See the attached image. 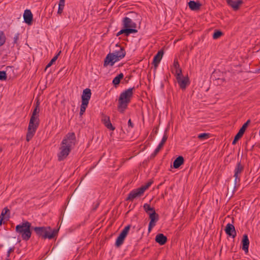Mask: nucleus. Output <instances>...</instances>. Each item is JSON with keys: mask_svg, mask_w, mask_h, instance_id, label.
I'll return each mask as SVG.
<instances>
[{"mask_svg": "<svg viewBox=\"0 0 260 260\" xmlns=\"http://www.w3.org/2000/svg\"><path fill=\"white\" fill-rule=\"evenodd\" d=\"M40 112V108H38V105L36 106V107L33 110L32 115L31 116L28 126L27 128V132L26 134V140L29 142L34 136L37 128L39 125V113Z\"/></svg>", "mask_w": 260, "mask_h": 260, "instance_id": "f257e3e1", "label": "nucleus"}, {"mask_svg": "<svg viewBox=\"0 0 260 260\" xmlns=\"http://www.w3.org/2000/svg\"><path fill=\"white\" fill-rule=\"evenodd\" d=\"M134 87L129 88L122 92L118 99V110L121 113H123L127 109L128 103L131 102L133 94Z\"/></svg>", "mask_w": 260, "mask_h": 260, "instance_id": "f03ea898", "label": "nucleus"}, {"mask_svg": "<svg viewBox=\"0 0 260 260\" xmlns=\"http://www.w3.org/2000/svg\"><path fill=\"white\" fill-rule=\"evenodd\" d=\"M31 223L25 221L16 226V232L21 236L23 240H28L31 236Z\"/></svg>", "mask_w": 260, "mask_h": 260, "instance_id": "7ed1b4c3", "label": "nucleus"}, {"mask_svg": "<svg viewBox=\"0 0 260 260\" xmlns=\"http://www.w3.org/2000/svg\"><path fill=\"white\" fill-rule=\"evenodd\" d=\"M91 95V90L89 88H86L83 91L81 96L82 103L80 107V115H82L85 112L87 107Z\"/></svg>", "mask_w": 260, "mask_h": 260, "instance_id": "20e7f679", "label": "nucleus"}, {"mask_svg": "<svg viewBox=\"0 0 260 260\" xmlns=\"http://www.w3.org/2000/svg\"><path fill=\"white\" fill-rule=\"evenodd\" d=\"M62 145L68 146L72 149L75 146L76 139L74 133H69L63 138L61 143Z\"/></svg>", "mask_w": 260, "mask_h": 260, "instance_id": "39448f33", "label": "nucleus"}, {"mask_svg": "<svg viewBox=\"0 0 260 260\" xmlns=\"http://www.w3.org/2000/svg\"><path fill=\"white\" fill-rule=\"evenodd\" d=\"M121 56H122L121 55H119V56H118L116 54H113V52L108 54L105 59L104 66L106 67L109 64L111 66H113L115 62L121 59V58H120V57Z\"/></svg>", "mask_w": 260, "mask_h": 260, "instance_id": "423d86ee", "label": "nucleus"}, {"mask_svg": "<svg viewBox=\"0 0 260 260\" xmlns=\"http://www.w3.org/2000/svg\"><path fill=\"white\" fill-rule=\"evenodd\" d=\"M59 150L60 152L58 153L57 155L58 159L59 161H61L68 156L72 150V148L64 145H62V143H61Z\"/></svg>", "mask_w": 260, "mask_h": 260, "instance_id": "0eeeda50", "label": "nucleus"}, {"mask_svg": "<svg viewBox=\"0 0 260 260\" xmlns=\"http://www.w3.org/2000/svg\"><path fill=\"white\" fill-rule=\"evenodd\" d=\"M144 192L143 189H141L140 187L134 189L129 192L126 200L133 201L135 199L141 197Z\"/></svg>", "mask_w": 260, "mask_h": 260, "instance_id": "6e6552de", "label": "nucleus"}, {"mask_svg": "<svg viewBox=\"0 0 260 260\" xmlns=\"http://www.w3.org/2000/svg\"><path fill=\"white\" fill-rule=\"evenodd\" d=\"M149 216L150 221L148 226V232H150L152 229L156 225V222L158 220L159 216L155 211L150 213Z\"/></svg>", "mask_w": 260, "mask_h": 260, "instance_id": "1a4fd4ad", "label": "nucleus"}, {"mask_svg": "<svg viewBox=\"0 0 260 260\" xmlns=\"http://www.w3.org/2000/svg\"><path fill=\"white\" fill-rule=\"evenodd\" d=\"M122 22L124 28L135 29L136 27V24L128 17H124L123 19Z\"/></svg>", "mask_w": 260, "mask_h": 260, "instance_id": "9d476101", "label": "nucleus"}, {"mask_svg": "<svg viewBox=\"0 0 260 260\" xmlns=\"http://www.w3.org/2000/svg\"><path fill=\"white\" fill-rule=\"evenodd\" d=\"M164 54V51L162 50H160L158 51L157 54L154 56L152 62V64L154 66L155 69H156L158 64L159 63L160 60L162 59V56Z\"/></svg>", "mask_w": 260, "mask_h": 260, "instance_id": "9b49d317", "label": "nucleus"}, {"mask_svg": "<svg viewBox=\"0 0 260 260\" xmlns=\"http://www.w3.org/2000/svg\"><path fill=\"white\" fill-rule=\"evenodd\" d=\"M177 81L180 87L182 89H185L186 88V86L189 84V81L188 77H183L181 78L178 77Z\"/></svg>", "mask_w": 260, "mask_h": 260, "instance_id": "f8f14e48", "label": "nucleus"}, {"mask_svg": "<svg viewBox=\"0 0 260 260\" xmlns=\"http://www.w3.org/2000/svg\"><path fill=\"white\" fill-rule=\"evenodd\" d=\"M243 170V167H242V166L241 165L240 162L238 163L235 169L234 177L235 184L239 182L240 179V177L239 176V174L242 172Z\"/></svg>", "mask_w": 260, "mask_h": 260, "instance_id": "ddd939ff", "label": "nucleus"}, {"mask_svg": "<svg viewBox=\"0 0 260 260\" xmlns=\"http://www.w3.org/2000/svg\"><path fill=\"white\" fill-rule=\"evenodd\" d=\"M36 234L39 236H41L44 239V235L46 230L50 229V226H42L32 228Z\"/></svg>", "mask_w": 260, "mask_h": 260, "instance_id": "4468645a", "label": "nucleus"}, {"mask_svg": "<svg viewBox=\"0 0 260 260\" xmlns=\"http://www.w3.org/2000/svg\"><path fill=\"white\" fill-rule=\"evenodd\" d=\"M24 20L25 23L30 25L32 23V14L29 10L24 11L23 14Z\"/></svg>", "mask_w": 260, "mask_h": 260, "instance_id": "2eb2a0df", "label": "nucleus"}, {"mask_svg": "<svg viewBox=\"0 0 260 260\" xmlns=\"http://www.w3.org/2000/svg\"><path fill=\"white\" fill-rule=\"evenodd\" d=\"M243 3L242 0H229V5L235 11L238 10Z\"/></svg>", "mask_w": 260, "mask_h": 260, "instance_id": "dca6fc26", "label": "nucleus"}, {"mask_svg": "<svg viewBox=\"0 0 260 260\" xmlns=\"http://www.w3.org/2000/svg\"><path fill=\"white\" fill-rule=\"evenodd\" d=\"M57 233L58 230H53L52 231L51 228L50 227V229L46 230V232H45L44 235V239H45L48 238L49 239H52L57 235Z\"/></svg>", "mask_w": 260, "mask_h": 260, "instance_id": "f3484780", "label": "nucleus"}, {"mask_svg": "<svg viewBox=\"0 0 260 260\" xmlns=\"http://www.w3.org/2000/svg\"><path fill=\"white\" fill-rule=\"evenodd\" d=\"M242 243V249L245 251L246 253H248L249 241L248 238V236L246 234L243 235Z\"/></svg>", "mask_w": 260, "mask_h": 260, "instance_id": "a211bd4d", "label": "nucleus"}, {"mask_svg": "<svg viewBox=\"0 0 260 260\" xmlns=\"http://www.w3.org/2000/svg\"><path fill=\"white\" fill-rule=\"evenodd\" d=\"M138 31L136 29H133V28H125L121 29L119 32H117L116 36H119L120 35L124 34V36L127 37L129 36L130 34L132 33H136Z\"/></svg>", "mask_w": 260, "mask_h": 260, "instance_id": "6ab92c4d", "label": "nucleus"}, {"mask_svg": "<svg viewBox=\"0 0 260 260\" xmlns=\"http://www.w3.org/2000/svg\"><path fill=\"white\" fill-rule=\"evenodd\" d=\"M155 241L160 245H164L167 241V238L162 234H158L155 237Z\"/></svg>", "mask_w": 260, "mask_h": 260, "instance_id": "aec40b11", "label": "nucleus"}, {"mask_svg": "<svg viewBox=\"0 0 260 260\" xmlns=\"http://www.w3.org/2000/svg\"><path fill=\"white\" fill-rule=\"evenodd\" d=\"M250 122V120L248 119L241 127L240 130L239 131L238 133L236 135L237 136V137L239 138L240 139L242 137L243 135L246 128L247 127L248 124Z\"/></svg>", "mask_w": 260, "mask_h": 260, "instance_id": "412c9836", "label": "nucleus"}, {"mask_svg": "<svg viewBox=\"0 0 260 260\" xmlns=\"http://www.w3.org/2000/svg\"><path fill=\"white\" fill-rule=\"evenodd\" d=\"M184 158L182 156L177 157L173 162V168L175 169L179 168L184 163Z\"/></svg>", "mask_w": 260, "mask_h": 260, "instance_id": "4be33fe9", "label": "nucleus"}, {"mask_svg": "<svg viewBox=\"0 0 260 260\" xmlns=\"http://www.w3.org/2000/svg\"><path fill=\"white\" fill-rule=\"evenodd\" d=\"M105 125L111 131H114L115 129V127L112 125L111 123L110 117L109 116H104L103 119H102Z\"/></svg>", "mask_w": 260, "mask_h": 260, "instance_id": "5701e85b", "label": "nucleus"}, {"mask_svg": "<svg viewBox=\"0 0 260 260\" xmlns=\"http://www.w3.org/2000/svg\"><path fill=\"white\" fill-rule=\"evenodd\" d=\"M189 8L193 11H196L200 9L201 5L199 2H196L193 1H190L188 3Z\"/></svg>", "mask_w": 260, "mask_h": 260, "instance_id": "b1692460", "label": "nucleus"}, {"mask_svg": "<svg viewBox=\"0 0 260 260\" xmlns=\"http://www.w3.org/2000/svg\"><path fill=\"white\" fill-rule=\"evenodd\" d=\"M237 235L236 231L234 226L231 223H229V237H232L234 238Z\"/></svg>", "mask_w": 260, "mask_h": 260, "instance_id": "393cba45", "label": "nucleus"}, {"mask_svg": "<svg viewBox=\"0 0 260 260\" xmlns=\"http://www.w3.org/2000/svg\"><path fill=\"white\" fill-rule=\"evenodd\" d=\"M118 47V49L115 50L113 52V54H116V55L119 56V55H121L122 56L120 57V58H123L125 55V51L123 48L121 47L120 46Z\"/></svg>", "mask_w": 260, "mask_h": 260, "instance_id": "a878e982", "label": "nucleus"}, {"mask_svg": "<svg viewBox=\"0 0 260 260\" xmlns=\"http://www.w3.org/2000/svg\"><path fill=\"white\" fill-rule=\"evenodd\" d=\"M123 78V74L122 73H120L113 79L112 83L115 85V86H116L119 84L121 79H122Z\"/></svg>", "mask_w": 260, "mask_h": 260, "instance_id": "bb28decb", "label": "nucleus"}, {"mask_svg": "<svg viewBox=\"0 0 260 260\" xmlns=\"http://www.w3.org/2000/svg\"><path fill=\"white\" fill-rule=\"evenodd\" d=\"M143 208L145 210V211L149 215L150 213H151V212H153L155 211V209L154 208H152L150 206V205L148 204L145 203L144 204L143 206Z\"/></svg>", "mask_w": 260, "mask_h": 260, "instance_id": "cd10ccee", "label": "nucleus"}, {"mask_svg": "<svg viewBox=\"0 0 260 260\" xmlns=\"http://www.w3.org/2000/svg\"><path fill=\"white\" fill-rule=\"evenodd\" d=\"M124 239L125 238L124 237L119 234V236L117 237L116 239L115 242V246L117 247L121 246L123 243Z\"/></svg>", "mask_w": 260, "mask_h": 260, "instance_id": "c85d7f7f", "label": "nucleus"}, {"mask_svg": "<svg viewBox=\"0 0 260 260\" xmlns=\"http://www.w3.org/2000/svg\"><path fill=\"white\" fill-rule=\"evenodd\" d=\"M6 37L3 31L0 30V47L6 43Z\"/></svg>", "mask_w": 260, "mask_h": 260, "instance_id": "c756f323", "label": "nucleus"}, {"mask_svg": "<svg viewBox=\"0 0 260 260\" xmlns=\"http://www.w3.org/2000/svg\"><path fill=\"white\" fill-rule=\"evenodd\" d=\"M210 134L209 133H202L198 135V138L201 140H207L210 138Z\"/></svg>", "mask_w": 260, "mask_h": 260, "instance_id": "7c9ffc66", "label": "nucleus"}, {"mask_svg": "<svg viewBox=\"0 0 260 260\" xmlns=\"http://www.w3.org/2000/svg\"><path fill=\"white\" fill-rule=\"evenodd\" d=\"M130 225H128L126 226H125L121 231L120 235L124 237V238L126 237V235H127V233L129 230L130 229Z\"/></svg>", "mask_w": 260, "mask_h": 260, "instance_id": "2f4dec72", "label": "nucleus"}, {"mask_svg": "<svg viewBox=\"0 0 260 260\" xmlns=\"http://www.w3.org/2000/svg\"><path fill=\"white\" fill-rule=\"evenodd\" d=\"M223 35V33L221 31H219V30H216L213 35V38L214 39H218L220 37H221L222 35Z\"/></svg>", "mask_w": 260, "mask_h": 260, "instance_id": "473e14b6", "label": "nucleus"}, {"mask_svg": "<svg viewBox=\"0 0 260 260\" xmlns=\"http://www.w3.org/2000/svg\"><path fill=\"white\" fill-rule=\"evenodd\" d=\"M168 138V135H167V130L166 129L165 132V134L164 135V136L162 137V139L160 143V144H161V145H164L165 143H166V141L167 140Z\"/></svg>", "mask_w": 260, "mask_h": 260, "instance_id": "72a5a7b5", "label": "nucleus"}, {"mask_svg": "<svg viewBox=\"0 0 260 260\" xmlns=\"http://www.w3.org/2000/svg\"><path fill=\"white\" fill-rule=\"evenodd\" d=\"M164 146V145H161V144H159V145H158V146L157 147V148L155 149V150H154L153 153L152 154V155H153V156H155L158 152L160 150V149L162 148V147Z\"/></svg>", "mask_w": 260, "mask_h": 260, "instance_id": "f704fd0d", "label": "nucleus"}, {"mask_svg": "<svg viewBox=\"0 0 260 260\" xmlns=\"http://www.w3.org/2000/svg\"><path fill=\"white\" fill-rule=\"evenodd\" d=\"M7 79L6 73L5 71H0V80H6Z\"/></svg>", "mask_w": 260, "mask_h": 260, "instance_id": "c9c22d12", "label": "nucleus"}, {"mask_svg": "<svg viewBox=\"0 0 260 260\" xmlns=\"http://www.w3.org/2000/svg\"><path fill=\"white\" fill-rule=\"evenodd\" d=\"M176 79H178V77H183L182 74V70L180 68L176 69Z\"/></svg>", "mask_w": 260, "mask_h": 260, "instance_id": "e433bc0d", "label": "nucleus"}, {"mask_svg": "<svg viewBox=\"0 0 260 260\" xmlns=\"http://www.w3.org/2000/svg\"><path fill=\"white\" fill-rule=\"evenodd\" d=\"M9 212H10L9 209L7 207H5L3 209L0 216L3 217V218H5L4 217L5 215Z\"/></svg>", "mask_w": 260, "mask_h": 260, "instance_id": "4c0bfd02", "label": "nucleus"}, {"mask_svg": "<svg viewBox=\"0 0 260 260\" xmlns=\"http://www.w3.org/2000/svg\"><path fill=\"white\" fill-rule=\"evenodd\" d=\"M152 183L151 182H148L144 186H141L140 188L141 189H143V191L144 192L147 189H148L150 185H151Z\"/></svg>", "mask_w": 260, "mask_h": 260, "instance_id": "58836bf2", "label": "nucleus"}, {"mask_svg": "<svg viewBox=\"0 0 260 260\" xmlns=\"http://www.w3.org/2000/svg\"><path fill=\"white\" fill-rule=\"evenodd\" d=\"M60 52H61L60 51L57 54H56L55 56H54L53 57V58L50 60L51 63H53L57 60V59L58 58V57L59 55Z\"/></svg>", "mask_w": 260, "mask_h": 260, "instance_id": "ea45409f", "label": "nucleus"}, {"mask_svg": "<svg viewBox=\"0 0 260 260\" xmlns=\"http://www.w3.org/2000/svg\"><path fill=\"white\" fill-rule=\"evenodd\" d=\"M19 39V34H17L15 35L13 38V44H15L17 43V41Z\"/></svg>", "mask_w": 260, "mask_h": 260, "instance_id": "a19ab883", "label": "nucleus"}, {"mask_svg": "<svg viewBox=\"0 0 260 260\" xmlns=\"http://www.w3.org/2000/svg\"><path fill=\"white\" fill-rule=\"evenodd\" d=\"M64 4H65V0H60L59 2L58 7L64 8Z\"/></svg>", "mask_w": 260, "mask_h": 260, "instance_id": "79ce46f5", "label": "nucleus"}, {"mask_svg": "<svg viewBox=\"0 0 260 260\" xmlns=\"http://www.w3.org/2000/svg\"><path fill=\"white\" fill-rule=\"evenodd\" d=\"M222 228L226 234H228V224H225V221H223V224L222 225Z\"/></svg>", "mask_w": 260, "mask_h": 260, "instance_id": "37998d69", "label": "nucleus"}, {"mask_svg": "<svg viewBox=\"0 0 260 260\" xmlns=\"http://www.w3.org/2000/svg\"><path fill=\"white\" fill-rule=\"evenodd\" d=\"M174 66L175 69H178L179 68V64L177 59H175L174 61Z\"/></svg>", "mask_w": 260, "mask_h": 260, "instance_id": "c03bdc74", "label": "nucleus"}, {"mask_svg": "<svg viewBox=\"0 0 260 260\" xmlns=\"http://www.w3.org/2000/svg\"><path fill=\"white\" fill-rule=\"evenodd\" d=\"M239 139H240L239 138H238V137H237V136H235L234 139L232 142V144L233 145H235L237 143V141H238Z\"/></svg>", "mask_w": 260, "mask_h": 260, "instance_id": "a18cd8bd", "label": "nucleus"}, {"mask_svg": "<svg viewBox=\"0 0 260 260\" xmlns=\"http://www.w3.org/2000/svg\"><path fill=\"white\" fill-rule=\"evenodd\" d=\"M63 8H61V7H58V9L57 13L58 14H61L62 13V12H63Z\"/></svg>", "mask_w": 260, "mask_h": 260, "instance_id": "49530a36", "label": "nucleus"}, {"mask_svg": "<svg viewBox=\"0 0 260 260\" xmlns=\"http://www.w3.org/2000/svg\"><path fill=\"white\" fill-rule=\"evenodd\" d=\"M128 126H130L132 128H133L134 127V124L132 123L131 119H129V120L128 121Z\"/></svg>", "mask_w": 260, "mask_h": 260, "instance_id": "de8ad7c7", "label": "nucleus"}, {"mask_svg": "<svg viewBox=\"0 0 260 260\" xmlns=\"http://www.w3.org/2000/svg\"><path fill=\"white\" fill-rule=\"evenodd\" d=\"M52 64H53V63H51V61H50V62L48 63V64L46 66V69L47 68H48L50 67Z\"/></svg>", "mask_w": 260, "mask_h": 260, "instance_id": "09e8293b", "label": "nucleus"}, {"mask_svg": "<svg viewBox=\"0 0 260 260\" xmlns=\"http://www.w3.org/2000/svg\"><path fill=\"white\" fill-rule=\"evenodd\" d=\"M4 218H3V217H1L0 216V225H1L3 223V220H4Z\"/></svg>", "mask_w": 260, "mask_h": 260, "instance_id": "8fccbe9b", "label": "nucleus"}, {"mask_svg": "<svg viewBox=\"0 0 260 260\" xmlns=\"http://www.w3.org/2000/svg\"><path fill=\"white\" fill-rule=\"evenodd\" d=\"M13 251L12 248H10V249L8 250V255H9V253H10L11 251Z\"/></svg>", "mask_w": 260, "mask_h": 260, "instance_id": "3c124183", "label": "nucleus"}, {"mask_svg": "<svg viewBox=\"0 0 260 260\" xmlns=\"http://www.w3.org/2000/svg\"><path fill=\"white\" fill-rule=\"evenodd\" d=\"M38 108H39L40 103H39V101H38L36 103V106H38Z\"/></svg>", "mask_w": 260, "mask_h": 260, "instance_id": "603ef678", "label": "nucleus"}, {"mask_svg": "<svg viewBox=\"0 0 260 260\" xmlns=\"http://www.w3.org/2000/svg\"><path fill=\"white\" fill-rule=\"evenodd\" d=\"M5 218H8H8H9V215H8V216H7V217H6Z\"/></svg>", "mask_w": 260, "mask_h": 260, "instance_id": "864d4df0", "label": "nucleus"}, {"mask_svg": "<svg viewBox=\"0 0 260 260\" xmlns=\"http://www.w3.org/2000/svg\"><path fill=\"white\" fill-rule=\"evenodd\" d=\"M2 151V149L0 148V151Z\"/></svg>", "mask_w": 260, "mask_h": 260, "instance_id": "5fc2aeb1", "label": "nucleus"}]
</instances>
